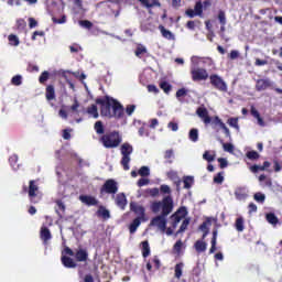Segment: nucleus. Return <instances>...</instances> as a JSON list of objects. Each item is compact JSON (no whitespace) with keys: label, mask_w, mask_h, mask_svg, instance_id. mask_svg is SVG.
Wrapping results in <instances>:
<instances>
[{"label":"nucleus","mask_w":282,"mask_h":282,"mask_svg":"<svg viewBox=\"0 0 282 282\" xmlns=\"http://www.w3.org/2000/svg\"><path fill=\"white\" fill-rule=\"evenodd\" d=\"M175 158V153L173 150H166L164 153L165 164H173V159Z\"/></svg>","instance_id":"c85d7f7f"},{"label":"nucleus","mask_w":282,"mask_h":282,"mask_svg":"<svg viewBox=\"0 0 282 282\" xmlns=\"http://www.w3.org/2000/svg\"><path fill=\"white\" fill-rule=\"evenodd\" d=\"M142 221H144V220L141 218H134L132 220V223L129 226L130 235H134V232H137L138 228H140V224H142Z\"/></svg>","instance_id":"412c9836"},{"label":"nucleus","mask_w":282,"mask_h":282,"mask_svg":"<svg viewBox=\"0 0 282 282\" xmlns=\"http://www.w3.org/2000/svg\"><path fill=\"white\" fill-rule=\"evenodd\" d=\"M130 209L132 210V213H134L135 215H139V217L137 218H141L144 220L145 217V209L144 207H142V205H138L135 203H131L130 204Z\"/></svg>","instance_id":"2eb2a0df"},{"label":"nucleus","mask_w":282,"mask_h":282,"mask_svg":"<svg viewBox=\"0 0 282 282\" xmlns=\"http://www.w3.org/2000/svg\"><path fill=\"white\" fill-rule=\"evenodd\" d=\"M194 248L198 253L206 252V248H208V243H206L205 240H197L194 243Z\"/></svg>","instance_id":"4be33fe9"},{"label":"nucleus","mask_w":282,"mask_h":282,"mask_svg":"<svg viewBox=\"0 0 282 282\" xmlns=\"http://www.w3.org/2000/svg\"><path fill=\"white\" fill-rule=\"evenodd\" d=\"M141 250L143 259H147L151 254V247L149 246V240H144L141 242Z\"/></svg>","instance_id":"b1692460"},{"label":"nucleus","mask_w":282,"mask_h":282,"mask_svg":"<svg viewBox=\"0 0 282 282\" xmlns=\"http://www.w3.org/2000/svg\"><path fill=\"white\" fill-rule=\"evenodd\" d=\"M218 163L220 169H226L228 166V160H226L225 158H219Z\"/></svg>","instance_id":"69168bd1"},{"label":"nucleus","mask_w":282,"mask_h":282,"mask_svg":"<svg viewBox=\"0 0 282 282\" xmlns=\"http://www.w3.org/2000/svg\"><path fill=\"white\" fill-rule=\"evenodd\" d=\"M72 54H78V52L83 51V47L78 44H73L69 46Z\"/></svg>","instance_id":"bf43d9fd"},{"label":"nucleus","mask_w":282,"mask_h":282,"mask_svg":"<svg viewBox=\"0 0 282 282\" xmlns=\"http://www.w3.org/2000/svg\"><path fill=\"white\" fill-rule=\"evenodd\" d=\"M218 21L220 25H226V12L224 11L218 12Z\"/></svg>","instance_id":"4d7b16f0"},{"label":"nucleus","mask_w":282,"mask_h":282,"mask_svg":"<svg viewBox=\"0 0 282 282\" xmlns=\"http://www.w3.org/2000/svg\"><path fill=\"white\" fill-rule=\"evenodd\" d=\"M65 254H68V257H75L76 261L79 263L86 262L89 260V252H87L86 248H78L75 253L74 250L69 247H65L64 249Z\"/></svg>","instance_id":"423d86ee"},{"label":"nucleus","mask_w":282,"mask_h":282,"mask_svg":"<svg viewBox=\"0 0 282 282\" xmlns=\"http://www.w3.org/2000/svg\"><path fill=\"white\" fill-rule=\"evenodd\" d=\"M171 203L165 199L163 204V212L151 220V226H156L160 230H166V217L171 215Z\"/></svg>","instance_id":"7ed1b4c3"},{"label":"nucleus","mask_w":282,"mask_h":282,"mask_svg":"<svg viewBox=\"0 0 282 282\" xmlns=\"http://www.w3.org/2000/svg\"><path fill=\"white\" fill-rule=\"evenodd\" d=\"M250 113L256 120H258L259 127H265V121L261 117V113H259V110L254 106H251Z\"/></svg>","instance_id":"6ab92c4d"},{"label":"nucleus","mask_w":282,"mask_h":282,"mask_svg":"<svg viewBox=\"0 0 282 282\" xmlns=\"http://www.w3.org/2000/svg\"><path fill=\"white\" fill-rule=\"evenodd\" d=\"M23 192L28 193L31 204H39V202H41V196L39 195V184L36 181L31 180L29 182V187L25 185L23 186Z\"/></svg>","instance_id":"39448f33"},{"label":"nucleus","mask_w":282,"mask_h":282,"mask_svg":"<svg viewBox=\"0 0 282 282\" xmlns=\"http://www.w3.org/2000/svg\"><path fill=\"white\" fill-rule=\"evenodd\" d=\"M96 104L100 105V113L104 118H122L124 116V107L112 97L105 96L104 98H97Z\"/></svg>","instance_id":"f257e3e1"},{"label":"nucleus","mask_w":282,"mask_h":282,"mask_svg":"<svg viewBox=\"0 0 282 282\" xmlns=\"http://www.w3.org/2000/svg\"><path fill=\"white\" fill-rule=\"evenodd\" d=\"M191 76L193 83H202V80H208V78H210L208 70L202 67L192 68Z\"/></svg>","instance_id":"1a4fd4ad"},{"label":"nucleus","mask_w":282,"mask_h":282,"mask_svg":"<svg viewBox=\"0 0 282 282\" xmlns=\"http://www.w3.org/2000/svg\"><path fill=\"white\" fill-rule=\"evenodd\" d=\"M210 245L209 254H215L217 251V238H212Z\"/></svg>","instance_id":"5fc2aeb1"},{"label":"nucleus","mask_w":282,"mask_h":282,"mask_svg":"<svg viewBox=\"0 0 282 282\" xmlns=\"http://www.w3.org/2000/svg\"><path fill=\"white\" fill-rule=\"evenodd\" d=\"M188 138L192 142H197V140H199V130L195 128L191 129Z\"/></svg>","instance_id":"7c9ffc66"},{"label":"nucleus","mask_w":282,"mask_h":282,"mask_svg":"<svg viewBox=\"0 0 282 282\" xmlns=\"http://www.w3.org/2000/svg\"><path fill=\"white\" fill-rule=\"evenodd\" d=\"M47 80H50V72L44 70V72H42V74L39 77V83H40V85H45V83H47Z\"/></svg>","instance_id":"473e14b6"},{"label":"nucleus","mask_w":282,"mask_h":282,"mask_svg":"<svg viewBox=\"0 0 282 282\" xmlns=\"http://www.w3.org/2000/svg\"><path fill=\"white\" fill-rule=\"evenodd\" d=\"M23 77L21 75H15L11 79V85H14L15 87H19V85H22Z\"/></svg>","instance_id":"a19ab883"},{"label":"nucleus","mask_w":282,"mask_h":282,"mask_svg":"<svg viewBox=\"0 0 282 282\" xmlns=\"http://www.w3.org/2000/svg\"><path fill=\"white\" fill-rule=\"evenodd\" d=\"M253 199L258 202V204H263V202H265V194L258 192L253 195Z\"/></svg>","instance_id":"ea45409f"},{"label":"nucleus","mask_w":282,"mask_h":282,"mask_svg":"<svg viewBox=\"0 0 282 282\" xmlns=\"http://www.w3.org/2000/svg\"><path fill=\"white\" fill-rule=\"evenodd\" d=\"M87 113L89 116H93V118H98V106L91 105L90 107L87 108Z\"/></svg>","instance_id":"c9c22d12"},{"label":"nucleus","mask_w":282,"mask_h":282,"mask_svg":"<svg viewBox=\"0 0 282 282\" xmlns=\"http://www.w3.org/2000/svg\"><path fill=\"white\" fill-rule=\"evenodd\" d=\"M188 215V212L186 210V207H180L171 217L172 221V228H177V224L184 219Z\"/></svg>","instance_id":"9d476101"},{"label":"nucleus","mask_w":282,"mask_h":282,"mask_svg":"<svg viewBox=\"0 0 282 282\" xmlns=\"http://www.w3.org/2000/svg\"><path fill=\"white\" fill-rule=\"evenodd\" d=\"M165 199H167V202L171 204V213H173V197L171 195L165 196L162 202H153L151 204V210L152 213L158 214L160 210H162V213H164V202Z\"/></svg>","instance_id":"9b49d317"},{"label":"nucleus","mask_w":282,"mask_h":282,"mask_svg":"<svg viewBox=\"0 0 282 282\" xmlns=\"http://www.w3.org/2000/svg\"><path fill=\"white\" fill-rule=\"evenodd\" d=\"M235 227L238 232H243L246 227L243 226V219L241 217L236 219Z\"/></svg>","instance_id":"58836bf2"},{"label":"nucleus","mask_w":282,"mask_h":282,"mask_svg":"<svg viewBox=\"0 0 282 282\" xmlns=\"http://www.w3.org/2000/svg\"><path fill=\"white\" fill-rule=\"evenodd\" d=\"M134 54L138 58H141L142 54H147V47L139 45L137 50L134 51Z\"/></svg>","instance_id":"49530a36"},{"label":"nucleus","mask_w":282,"mask_h":282,"mask_svg":"<svg viewBox=\"0 0 282 282\" xmlns=\"http://www.w3.org/2000/svg\"><path fill=\"white\" fill-rule=\"evenodd\" d=\"M235 197H236V199L241 202V200L246 199V197H248V194H246V192H243V189L238 188L235 192Z\"/></svg>","instance_id":"e433bc0d"},{"label":"nucleus","mask_w":282,"mask_h":282,"mask_svg":"<svg viewBox=\"0 0 282 282\" xmlns=\"http://www.w3.org/2000/svg\"><path fill=\"white\" fill-rule=\"evenodd\" d=\"M269 87H272V82H270V79H258L256 83L257 91H265Z\"/></svg>","instance_id":"f3484780"},{"label":"nucleus","mask_w":282,"mask_h":282,"mask_svg":"<svg viewBox=\"0 0 282 282\" xmlns=\"http://www.w3.org/2000/svg\"><path fill=\"white\" fill-rule=\"evenodd\" d=\"M184 188L188 191V188H193V184H195V177L193 176H183Z\"/></svg>","instance_id":"a878e982"},{"label":"nucleus","mask_w":282,"mask_h":282,"mask_svg":"<svg viewBox=\"0 0 282 282\" xmlns=\"http://www.w3.org/2000/svg\"><path fill=\"white\" fill-rule=\"evenodd\" d=\"M148 195L151 197H158L160 195V188L153 187V188H148L147 189Z\"/></svg>","instance_id":"864d4df0"},{"label":"nucleus","mask_w":282,"mask_h":282,"mask_svg":"<svg viewBox=\"0 0 282 282\" xmlns=\"http://www.w3.org/2000/svg\"><path fill=\"white\" fill-rule=\"evenodd\" d=\"M142 6H145V8H153V6H160V1L154 0L153 3H150L149 0H138Z\"/></svg>","instance_id":"3c124183"},{"label":"nucleus","mask_w":282,"mask_h":282,"mask_svg":"<svg viewBox=\"0 0 282 282\" xmlns=\"http://www.w3.org/2000/svg\"><path fill=\"white\" fill-rule=\"evenodd\" d=\"M8 40H9V45H12L13 47H19V44L21 43V41H19V36L14 34H10Z\"/></svg>","instance_id":"2f4dec72"},{"label":"nucleus","mask_w":282,"mask_h":282,"mask_svg":"<svg viewBox=\"0 0 282 282\" xmlns=\"http://www.w3.org/2000/svg\"><path fill=\"white\" fill-rule=\"evenodd\" d=\"M120 151L122 155L120 164L123 171H129V169H131L129 164L131 163V153H133V145H131L129 142H126L121 145Z\"/></svg>","instance_id":"20e7f679"},{"label":"nucleus","mask_w":282,"mask_h":282,"mask_svg":"<svg viewBox=\"0 0 282 282\" xmlns=\"http://www.w3.org/2000/svg\"><path fill=\"white\" fill-rule=\"evenodd\" d=\"M79 25H82V28H86V30H91V28H94V23L89 20H80Z\"/></svg>","instance_id":"603ef678"},{"label":"nucleus","mask_w":282,"mask_h":282,"mask_svg":"<svg viewBox=\"0 0 282 282\" xmlns=\"http://www.w3.org/2000/svg\"><path fill=\"white\" fill-rule=\"evenodd\" d=\"M194 12H196V17H202V14H204V4L202 1L196 2Z\"/></svg>","instance_id":"f704fd0d"},{"label":"nucleus","mask_w":282,"mask_h":282,"mask_svg":"<svg viewBox=\"0 0 282 282\" xmlns=\"http://www.w3.org/2000/svg\"><path fill=\"white\" fill-rule=\"evenodd\" d=\"M40 239L43 241L44 246H47V242L52 239V231H50V228L47 227L41 228Z\"/></svg>","instance_id":"dca6fc26"},{"label":"nucleus","mask_w":282,"mask_h":282,"mask_svg":"<svg viewBox=\"0 0 282 282\" xmlns=\"http://www.w3.org/2000/svg\"><path fill=\"white\" fill-rule=\"evenodd\" d=\"M185 96H188V89L186 88H180L176 91V98L180 100V98H185Z\"/></svg>","instance_id":"8fccbe9b"},{"label":"nucleus","mask_w":282,"mask_h":282,"mask_svg":"<svg viewBox=\"0 0 282 282\" xmlns=\"http://www.w3.org/2000/svg\"><path fill=\"white\" fill-rule=\"evenodd\" d=\"M220 143L223 144L224 151L227 153H232L235 151V145H232V143H224V140H220Z\"/></svg>","instance_id":"79ce46f5"},{"label":"nucleus","mask_w":282,"mask_h":282,"mask_svg":"<svg viewBox=\"0 0 282 282\" xmlns=\"http://www.w3.org/2000/svg\"><path fill=\"white\" fill-rule=\"evenodd\" d=\"M265 219L269 224H272V226H276L279 224V218L274 213H269L265 215Z\"/></svg>","instance_id":"c756f323"},{"label":"nucleus","mask_w":282,"mask_h":282,"mask_svg":"<svg viewBox=\"0 0 282 282\" xmlns=\"http://www.w3.org/2000/svg\"><path fill=\"white\" fill-rule=\"evenodd\" d=\"M118 193V182L113 178H108L99 189L100 197L104 195L115 196Z\"/></svg>","instance_id":"0eeeda50"},{"label":"nucleus","mask_w":282,"mask_h":282,"mask_svg":"<svg viewBox=\"0 0 282 282\" xmlns=\"http://www.w3.org/2000/svg\"><path fill=\"white\" fill-rule=\"evenodd\" d=\"M159 30H160L163 39H166L167 41H175V35L173 34V32H171L170 30L164 28V25L160 24Z\"/></svg>","instance_id":"aec40b11"},{"label":"nucleus","mask_w":282,"mask_h":282,"mask_svg":"<svg viewBox=\"0 0 282 282\" xmlns=\"http://www.w3.org/2000/svg\"><path fill=\"white\" fill-rule=\"evenodd\" d=\"M196 115L203 120L204 124H210L213 122V118L208 115V109L204 106L197 108Z\"/></svg>","instance_id":"f8f14e48"},{"label":"nucleus","mask_w":282,"mask_h":282,"mask_svg":"<svg viewBox=\"0 0 282 282\" xmlns=\"http://www.w3.org/2000/svg\"><path fill=\"white\" fill-rule=\"evenodd\" d=\"M209 83H210L212 87L216 88L218 91H223L224 94H226V91H228V85L226 84L224 78H221L217 74H212L209 76Z\"/></svg>","instance_id":"6e6552de"},{"label":"nucleus","mask_w":282,"mask_h":282,"mask_svg":"<svg viewBox=\"0 0 282 282\" xmlns=\"http://www.w3.org/2000/svg\"><path fill=\"white\" fill-rule=\"evenodd\" d=\"M188 224H191V219L185 218L180 227V229L177 230V235L184 232L186 230V228H188Z\"/></svg>","instance_id":"a18cd8bd"},{"label":"nucleus","mask_w":282,"mask_h":282,"mask_svg":"<svg viewBox=\"0 0 282 282\" xmlns=\"http://www.w3.org/2000/svg\"><path fill=\"white\" fill-rule=\"evenodd\" d=\"M203 160H206V162H215V154H212L210 151H205Z\"/></svg>","instance_id":"de8ad7c7"},{"label":"nucleus","mask_w":282,"mask_h":282,"mask_svg":"<svg viewBox=\"0 0 282 282\" xmlns=\"http://www.w3.org/2000/svg\"><path fill=\"white\" fill-rule=\"evenodd\" d=\"M214 183L215 184H223L224 183V175L221 173H218L216 176H214Z\"/></svg>","instance_id":"0e129e2a"},{"label":"nucleus","mask_w":282,"mask_h":282,"mask_svg":"<svg viewBox=\"0 0 282 282\" xmlns=\"http://www.w3.org/2000/svg\"><path fill=\"white\" fill-rule=\"evenodd\" d=\"M160 192L163 195H171V187L169 185H161L160 186Z\"/></svg>","instance_id":"052dcab7"},{"label":"nucleus","mask_w":282,"mask_h":282,"mask_svg":"<svg viewBox=\"0 0 282 282\" xmlns=\"http://www.w3.org/2000/svg\"><path fill=\"white\" fill-rule=\"evenodd\" d=\"M96 215H97V217H100L101 219H111V213L104 205L98 206Z\"/></svg>","instance_id":"a211bd4d"},{"label":"nucleus","mask_w":282,"mask_h":282,"mask_svg":"<svg viewBox=\"0 0 282 282\" xmlns=\"http://www.w3.org/2000/svg\"><path fill=\"white\" fill-rule=\"evenodd\" d=\"M138 173L141 177H149V175H151V170L149 166L143 165L139 169Z\"/></svg>","instance_id":"72a5a7b5"},{"label":"nucleus","mask_w":282,"mask_h":282,"mask_svg":"<svg viewBox=\"0 0 282 282\" xmlns=\"http://www.w3.org/2000/svg\"><path fill=\"white\" fill-rule=\"evenodd\" d=\"M227 124L234 129H239V118H229Z\"/></svg>","instance_id":"c03bdc74"},{"label":"nucleus","mask_w":282,"mask_h":282,"mask_svg":"<svg viewBox=\"0 0 282 282\" xmlns=\"http://www.w3.org/2000/svg\"><path fill=\"white\" fill-rule=\"evenodd\" d=\"M159 87L164 91V94H171V91L173 90V86L166 80L161 82L159 84Z\"/></svg>","instance_id":"cd10ccee"},{"label":"nucleus","mask_w":282,"mask_h":282,"mask_svg":"<svg viewBox=\"0 0 282 282\" xmlns=\"http://www.w3.org/2000/svg\"><path fill=\"white\" fill-rule=\"evenodd\" d=\"M228 58H229L230 61H237V58H239V51L232 50V51L229 53Z\"/></svg>","instance_id":"680f3d73"},{"label":"nucleus","mask_w":282,"mask_h":282,"mask_svg":"<svg viewBox=\"0 0 282 282\" xmlns=\"http://www.w3.org/2000/svg\"><path fill=\"white\" fill-rule=\"evenodd\" d=\"M99 142L105 149H118L122 144V135L119 131L113 130L101 135Z\"/></svg>","instance_id":"f03ea898"},{"label":"nucleus","mask_w":282,"mask_h":282,"mask_svg":"<svg viewBox=\"0 0 282 282\" xmlns=\"http://www.w3.org/2000/svg\"><path fill=\"white\" fill-rule=\"evenodd\" d=\"M182 270H184V263L180 262L174 268L176 279H182Z\"/></svg>","instance_id":"4c0bfd02"},{"label":"nucleus","mask_w":282,"mask_h":282,"mask_svg":"<svg viewBox=\"0 0 282 282\" xmlns=\"http://www.w3.org/2000/svg\"><path fill=\"white\" fill-rule=\"evenodd\" d=\"M94 129L97 135H105V124L102 123V121H96L94 124Z\"/></svg>","instance_id":"bb28decb"},{"label":"nucleus","mask_w":282,"mask_h":282,"mask_svg":"<svg viewBox=\"0 0 282 282\" xmlns=\"http://www.w3.org/2000/svg\"><path fill=\"white\" fill-rule=\"evenodd\" d=\"M79 202H82V204H85L86 206H98V204H100V202L91 195H80Z\"/></svg>","instance_id":"ddd939ff"},{"label":"nucleus","mask_w":282,"mask_h":282,"mask_svg":"<svg viewBox=\"0 0 282 282\" xmlns=\"http://www.w3.org/2000/svg\"><path fill=\"white\" fill-rule=\"evenodd\" d=\"M182 246H184V243L182 242V240H177L174 245V250L175 252H182Z\"/></svg>","instance_id":"338daca9"},{"label":"nucleus","mask_w":282,"mask_h":282,"mask_svg":"<svg viewBox=\"0 0 282 282\" xmlns=\"http://www.w3.org/2000/svg\"><path fill=\"white\" fill-rule=\"evenodd\" d=\"M166 175L171 180V182H173V183L177 182V180H180V175L175 171H170V172H167Z\"/></svg>","instance_id":"09e8293b"},{"label":"nucleus","mask_w":282,"mask_h":282,"mask_svg":"<svg viewBox=\"0 0 282 282\" xmlns=\"http://www.w3.org/2000/svg\"><path fill=\"white\" fill-rule=\"evenodd\" d=\"M46 100H55L56 99V90L54 89V85H48L45 91Z\"/></svg>","instance_id":"5701e85b"},{"label":"nucleus","mask_w":282,"mask_h":282,"mask_svg":"<svg viewBox=\"0 0 282 282\" xmlns=\"http://www.w3.org/2000/svg\"><path fill=\"white\" fill-rule=\"evenodd\" d=\"M115 204L118 206V208H121V210H124L127 207V195L124 193H119L115 197Z\"/></svg>","instance_id":"4468645a"},{"label":"nucleus","mask_w":282,"mask_h":282,"mask_svg":"<svg viewBox=\"0 0 282 282\" xmlns=\"http://www.w3.org/2000/svg\"><path fill=\"white\" fill-rule=\"evenodd\" d=\"M208 225H210V220L204 221L199 225L198 230H202V232H209Z\"/></svg>","instance_id":"6e6d98bb"},{"label":"nucleus","mask_w":282,"mask_h":282,"mask_svg":"<svg viewBox=\"0 0 282 282\" xmlns=\"http://www.w3.org/2000/svg\"><path fill=\"white\" fill-rule=\"evenodd\" d=\"M62 263L65 268H76V262H74V259L67 256H62Z\"/></svg>","instance_id":"393cba45"},{"label":"nucleus","mask_w":282,"mask_h":282,"mask_svg":"<svg viewBox=\"0 0 282 282\" xmlns=\"http://www.w3.org/2000/svg\"><path fill=\"white\" fill-rule=\"evenodd\" d=\"M246 156L248 158V160H259V158H260L259 152H257L254 150L248 151L246 153Z\"/></svg>","instance_id":"37998d69"},{"label":"nucleus","mask_w":282,"mask_h":282,"mask_svg":"<svg viewBox=\"0 0 282 282\" xmlns=\"http://www.w3.org/2000/svg\"><path fill=\"white\" fill-rule=\"evenodd\" d=\"M250 171H251V173H259V171H265V170H264L263 165L254 164L250 167Z\"/></svg>","instance_id":"e2e57ef3"},{"label":"nucleus","mask_w":282,"mask_h":282,"mask_svg":"<svg viewBox=\"0 0 282 282\" xmlns=\"http://www.w3.org/2000/svg\"><path fill=\"white\" fill-rule=\"evenodd\" d=\"M133 111H135V105H129V106H127V108H126V113H127V116H132V115H133Z\"/></svg>","instance_id":"774afa93"},{"label":"nucleus","mask_w":282,"mask_h":282,"mask_svg":"<svg viewBox=\"0 0 282 282\" xmlns=\"http://www.w3.org/2000/svg\"><path fill=\"white\" fill-rule=\"evenodd\" d=\"M150 182L151 181L149 178H144L143 176L138 181L137 186H139V188H142V186L149 185Z\"/></svg>","instance_id":"13d9d810"}]
</instances>
